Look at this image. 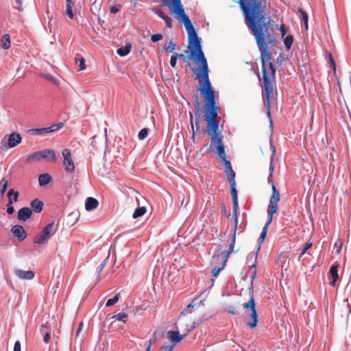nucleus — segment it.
I'll use <instances>...</instances> for the list:
<instances>
[{"label":"nucleus","mask_w":351,"mask_h":351,"mask_svg":"<svg viewBox=\"0 0 351 351\" xmlns=\"http://www.w3.org/2000/svg\"><path fill=\"white\" fill-rule=\"evenodd\" d=\"M218 261H220L221 262V266H215L213 269H212V274H213V276L214 277H217L219 274L220 273V271L223 269L225 265H223V260H217L216 263H217Z\"/></svg>","instance_id":"obj_27"},{"label":"nucleus","mask_w":351,"mask_h":351,"mask_svg":"<svg viewBox=\"0 0 351 351\" xmlns=\"http://www.w3.org/2000/svg\"><path fill=\"white\" fill-rule=\"evenodd\" d=\"M11 232L17 237L19 241H23L27 237V233L22 226H13L11 228Z\"/></svg>","instance_id":"obj_11"},{"label":"nucleus","mask_w":351,"mask_h":351,"mask_svg":"<svg viewBox=\"0 0 351 351\" xmlns=\"http://www.w3.org/2000/svg\"><path fill=\"white\" fill-rule=\"evenodd\" d=\"M327 56L328 58L329 62L330 64V66H332L333 71L336 72V63L335 61L332 57V53L330 51H327Z\"/></svg>","instance_id":"obj_34"},{"label":"nucleus","mask_w":351,"mask_h":351,"mask_svg":"<svg viewBox=\"0 0 351 351\" xmlns=\"http://www.w3.org/2000/svg\"><path fill=\"white\" fill-rule=\"evenodd\" d=\"M162 38V36L160 34H155L151 36V40L152 42H157L160 40Z\"/></svg>","instance_id":"obj_40"},{"label":"nucleus","mask_w":351,"mask_h":351,"mask_svg":"<svg viewBox=\"0 0 351 351\" xmlns=\"http://www.w3.org/2000/svg\"><path fill=\"white\" fill-rule=\"evenodd\" d=\"M30 206L32 212L39 213L42 211L44 204L42 201L36 198L32 201Z\"/></svg>","instance_id":"obj_16"},{"label":"nucleus","mask_w":351,"mask_h":351,"mask_svg":"<svg viewBox=\"0 0 351 351\" xmlns=\"http://www.w3.org/2000/svg\"><path fill=\"white\" fill-rule=\"evenodd\" d=\"M1 47L4 49H8L10 47V37L8 34L3 36L1 40Z\"/></svg>","instance_id":"obj_21"},{"label":"nucleus","mask_w":351,"mask_h":351,"mask_svg":"<svg viewBox=\"0 0 351 351\" xmlns=\"http://www.w3.org/2000/svg\"><path fill=\"white\" fill-rule=\"evenodd\" d=\"M74 4H70V3H66V11H65V14L67 15L69 19H73V10H72V7Z\"/></svg>","instance_id":"obj_31"},{"label":"nucleus","mask_w":351,"mask_h":351,"mask_svg":"<svg viewBox=\"0 0 351 351\" xmlns=\"http://www.w3.org/2000/svg\"><path fill=\"white\" fill-rule=\"evenodd\" d=\"M22 141V136L20 134L12 132L8 136H5L1 141L2 145L13 148L20 144Z\"/></svg>","instance_id":"obj_7"},{"label":"nucleus","mask_w":351,"mask_h":351,"mask_svg":"<svg viewBox=\"0 0 351 351\" xmlns=\"http://www.w3.org/2000/svg\"><path fill=\"white\" fill-rule=\"evenodd\" d=\"M269 145L270 150L272 152V154H275L276 149H275L274 145L272 144V142L271 140L269 141Z\"/></svg>","instance_id":"obj_54"},{"label":"nucleus","mask_w":351,"mask_h":351,"mask_svg":"<svg viewBox=\"0 0 351 351\" xmlns=\"http://www.w3.org/2000/svg\"><path fill=\"white\" fill-rule=\"evenodd\" d=\"M208 316H206V315H204L202 317H199L198 318L195 319L193 322V326H192V329H194L196 327H197L199 324H201L202 322H204V321L206 320H208Z\"/></svg>","instance_id":"obj_29"},{"label":"nucleus","mask_w":351,"mask_h":351,"mask_svg":"<svg viewBox=\"0 0 351 351\" xmlns=\"http://www.w3.org/2000/svg\"><path fill=\"white\" fill-rule=\"evenodd\" d=\"M82 145L77 140L71 141L62 151V154H75L81 151Z\"/></svg>","instance_id":"obj_9"},{"label":"nucleus","mask_w":351,"mask_h":351,"mask_svg":"<svg viewBox=\"0 0 351 351\" xmlns=\"http://www.w3.org/2000/svg\"><path fill=\"white\" fill-rule=\"evenodd\" d=\"M8 180L5 178H3L0 181V195L1 196L4 195L5 191L7 190V188H8Z\"/></svg>","instance_id":"obj_22"},{"label":"nucleus","mask_w":351,"mask_h":351,"mask_svg":"<svg viewBox=\"0 0 351 351\" xmlns=\"http://www.w3.org/2000/svg\"><path fill=\"white\" fill-rule=\"evenodd\" d=\"M312 247L311 243H305L304 247L302 249L301 254L300 255V258L304 255L308 250H309Z\"/></svg>","instance_id":"obj_37"},{"label":"nucleus","mask_w":351,"mask_h":351,"mask_svg":"<svg viewBox=\"0 0 351 351\" xmlns=\"http://www.w3.org/2000/svg\"><path fill=\"white\" fill-rule=\"evenodd\" d=\"M45 77V78L47 80H48L50 82H56V79L53 76H51V75H46Z\"/></svg>","instance_id":"obj_56"},{"label":"nucleus","mask_w":351,"mask_h":351,"mask_svg":"<svg viewBox=\"0 0 351 351\" xmlns=\"http://www.w3.org/2000/svg\"><path fill=\"white\" fill-rule=\"evenodd\" d=\"M120 299V293H117L112 298L108 299L106 303V306L110 307L115 304Z\"/></svg>","instance_id":"obj_25"},{"label":"nucleus","mask_w":351,"mask_h":351,"mask_svg":"<svg viewBox=\"0 0 351 351\" xmlns=\"http://www.w3.org/2000/svg\"><path fill=\"white\" fill-rule=\"evenodd\" d=\"M299 12L301 14L304 27H305L306 29H308V15H307L306 12H304L302 9H300Z\"/></svg>","instance_id":"obj_33"},{"label":"nucleus","mask_w":351,"mask_h":351,"mask_svg":"<svg viewBox=\"0 0 351 351\" xmlns=\"http://www.w3.org/2000/svg\"><path fill=\"white\" fill-rule=\"evenodd\" d=\"M147 211V208L145 206H139L138 208H136L133 215H132V217L134 219H138L141 217H142L143 215H144L145 214Z\"/></svg>","instance_id":"obj_20"},{"label":"nucleus","mask_w":351,"mask_h":351,"mask_svg":"<svg viewBox=\"0 0 351 351\" xmlns=\"http://www.w3.org/2000/svg\"><path fill=\"white\" fill-rule=\"evenodd\" d=\"M224 165V173L227 175V179L230 184V193L232 197V213L233 217L237 220V212L239 209L238 193L237 190V183L235 180V173L233 171L231 162L227 159L226 155H218Z\"/></svg>","instance_id":"obj_2"},{"label":"nucleus","mask_w":351,"mask_h":351,"mask_svg":"<svg viewBox=\"0 0 351 351\" xmlns=\"http://www.w3.org/2000/svg\"><path fill=\"white\" fill-rule=\"evenodd\" d=\"M176 45L173 40L166 43L163 46L164 50H169L171 53H175Z\"/></svg>","instance_id":"obj_23"},{"label":"nucleus","mask_w":351,"mask_h":351,"mask_svg":"<svg viewBox=\"0 0 351 351\" xmlns=\"http://www.w3.org/2000/svg\"><path fill=\"white\" fill-rule=\"evenodd\" d=\"M256 269H254L251 276V280H252V282L254 281V280L256 277Z\"/></svg>","instance_id":"obj_59"},{"label":"nucleus","mask_w":351,"mask_h":351,"mask_svg":"<svg viewBox=\"0 0 351 351\" xmlns=\"http://www.w3.org/2000/svg\"><path fill=\"white\" fill-rule=\"evenodd\" d=\"M54 221H51L46 225L41 232L34 237V242L39 245L47 243L57 230V228H54Z\"/></svg>","instance_id":"obj_4"},{"label":"nucleus","mask_w":351,"mask_h":351,"mask_svg":"<svg viewBox=\"0 0 351 351\" xmlns=\"http://www.w3.org/2000/svg\"><path fill=\"white\" fill-rule=\"evenodd\" d=\"M14 208L12 205V199L10 198V199H9L8 203L7 204V213L9 215H12L14 213Z\"/></svg>","instance_id":"obj_35"},{"label":"nucleus","mask_w":351,"mask_h":351,"mask_svg":"<svg viewBox=\"0 0 351 351\" xmlns=\"http://www.w3.org/2000/svg\"><path fill=\"white\" fill-rule=\"evenodd\" d=\"M49 330L47 325L43 324L40 327V331L41 333L45 334L46 331Z\"/></svg>","instance_id":"obj_52"},{"label":"nucleus","mask_w":351,"mask_h":351,"mask_svg":"<svg viewBox=\"0 0 351 351\" xmlns=\"http://www.w3.org/2000/svg\"><path fill=\"white\" fill-rule=\"evenodd\" d=\"M16 4H17V5H16V8L18 10H19V11L22 10V9H21V0H16Z\"/></svg>","instance_id":"obj_57"},{"label":"nucleus","mask_w":351,"mask_h":351,"mask_svg":"<svg viewBox=\"0 0 351 351\" xmlns=\"http://www.w3.org/2000/svg\"><path fill=\"white\" fill-rule=\"evenodd\" d=\"M249 294H250V298L252 296L254 297V287H253L252 280H251L250 287H249Z\"/></svg>","instance_id":"obj_53"},{"label":"nucleus","mask_w":351,"mask_h":351,"mask_svg":"<svg viewBox=\"0 0 351 351\" xmlns=\"http://www.w3.org/2000/svg\"><path fill=\"white\" fill-rule=\"evenodd\" d=\"M203 302L201 301L199 302H197V303H195V301H193L192 303L189 304L187 307H186V313H191L193 312V308L194 307H196V308H198L200 306L203 305Z\"/></svg>","instance_id":"obj_30"},{"label":"nucleus","mask_w":351,"mask_h":351,"mask_svg":"<svg viewBox=\"0 0 351 351\" xmlns=\"http://www.w3.org/2000/svg\"><path fill=\"white\" fill-rule=\"evenodd\" d=\"M243 308H250V310L251 311L250 317L252 318V321L247 322V325L252 329L254 328L257 326L258 317L257 311L256 310V304H255V301H254V298L252 296L251 298L250 299L249 302L247 303H245L243 305Z\"/></svg>","instance_id":"obj_6"},{"label":"nucleus","mask_w":351,"mask_h":351,"mask_svg":"<svg viewBox=\"0 0 351 351\" xmlns=\"http://www.w3.org/2000/svg\"><path fill=\"white\" fill-rule=\"evenodd\" d=\"M185 336L186 335H180L178 330H169L167 332V338L175 345L180 342Z\"/></svg>","instance_id":"obj_10"},{"label":"nucleus","mask_w":351,"mask_h":351,"mask_svg":"<svg viewBox=\"0 0 351 351\" xmlns=\"http://www.w3.org/2000/svg\"><path fill=\"white\" fill-rule=\"evenodd\" d=\"M130 47H125L119 48L117 50V53L120 56H125L128 55L130 53Z\"/></svg>","instance_id":"obj_32"},{"label":"nucleus","mask_w":351,"mask_h":351,"mask_svg":"<svg viewBox=\"0 0 351 351\" xmlns=\"http://www.w3.org/2000/svg\"><path fill=\"white\" fill-rule=\"evenodd\" d=\"M234 234H233V236L232 238V242L229 246V250L228 251L221 252L217 254H214L213 256V262H217V260H223V265H226V263L228 261V256L232 252L234 247L236 232H237V225H238V215L237 214V223H236V219H235L234 217Z\"/></svg>","instance_id":"obj_5"},{"label":"nucleus","mask_w":351,"mask_h":351,"mask_svg":"<svg viewBox=\"0 0 351 351\" xmlns=\"http://www.w3.org/2000/svg\"><path fill=\"white\" fill-rule=\"evenodd\" d=\"M226 311L228 313L232 314V315H236L238 313L237 309L235 308V307L233 306H228L226 308Z\"/></svg>","instance_id":"obj_44"},{"label":"nucleus","mask_w":351,"mask_h":351,"mask_svg":"<svg viewBox=\"0 0 351 351\" xmlns=\"http://www.w3.org/2000/svg\"><path fill=\"white\" fill-rule=\"evenodd\" d=\"M164 6L169 8L172 13L179 18L187 31L188 34H197L191 20L186 14L181 0H161Z\"/></svg>","instance_id":"obj_1"},{"label":"nucleus","mask_w":351,"mask_h":351,"mask_svg":"<svg viewBox=\"0 0 351 351\" xmlns=\"http://www.w3.org/2000/svg\"><path fill=\"white\" fill-rule=\"evenodd\" d=\"M176 62H177V56L176 55L171 56V59H170L171 66L172 67H175L176 66Z\"/></svg>","instance_id":"obj_46"},{"label":"nucleus","mask_w":351,"mask_h":351,"mask_svg":"<svg viewBox=\"0 0 351 351\" xmlns=\"http://www.w3.org/2000/svg\"><path fill=\"white\" fill-rule=\"evenodd\" d=\"M177 56V58L178 57L179 58H183L184 57V55L183 53H180V54H176Z\"/></svg>","instance_id":"obj_60"},{"label":"nucleus","mask_w":351,"mask_h":351,"mask_svg":"<svg viewBox=\"0 0 351 351\" xmlns=\"http://www.w3.org/2000/svg\"><path fill=\"white\" fill-rule=\"evenodd\" d=\"M108 257H107L100 265V266L99 267V269H98V276L100 275V274L101 273V271H103L104 268L105 267V266L107 264V261H108Z\"/></svg>","instance_id":"obj_43"},{"label":"nucleus","mask_w":351,"mask_h":351,"mask_svg":"<svg viewBox=\"0 0 351 351\" xmlns=\"http://www.w3.org/2000/svg\"><path fill=\"white\" fill-rule=\"evenodd\" d=\"M82 326H83V325H82V324L81 323V324H80V326H79V328H78L77 332V335H78V333L80 332V330H81V329H82Z\"/></svg>","instance_id":"obj_61"},{"label":"nucleus","mask_w":351,"mask_h":351,"mask_svg":"<svg viewBox=\"0 0 351 351\" xmlns=\"http://www.w3.org/2000/svg\"><path fill=\"white\" fill-rule=\"evenodd\" d=\"M66 3L74 4V3L72 1V0H66Z\"/></svg>","instance_id":"obj_64"},{"label":"nucleus","mask_w":351,"mask_h":351,"mask_svg":"<svg viewBox=\"0 0 351 351\" xmlns=\"http://www.w3.org/2000/svg\"><path fill=\"white\" fill-rule=\"evenodd\" d=\"M128 314L125 313H119L117 315H114L112 316V319L117 321L123 322V323H125L127 321Z\"/></svg>","instance_id":"obj_28"},{"label":"nucleus","mask_w":351,"mask_h":351,"mask_svg":"<svg viewBox=\"0 0 351 351\" xmlns=\"http://www.w3.org/2000/svg\"><path fill=\"white\" fill-rule=\"evenodd\" d=\"M34 154H55V151L53 149H44L42 151H38L36 152H34Z\"/></svg>","instance_id":"obj_48"},{"label":"nucleus","mask_w":351,"mask_h":351,"mask_svg":"<svg viewBox=\"0 0 351 351\" xmlns=\"http://www.w3.org/2000/svg\"><path fill=\"white\" fill-rule=\"evenodd\" d=\"M32 209L28 207H23L18 211V219L20 221H25L32 216Z\"/></svg>","instance_id":"obj_14"},{"label":"nucleus","mask_w":351,"mask_h":351,"mask_svg":"<svg viewBox=\"0 0 351 351\" xmlns=\"http://www.w3.org/2000/svg\"><path fill=\"white\" fill-rule=\"evenodd\" d=\"M147 134H148V130L147 128H143L139 132L138 136L140 140H143L147 137Z\"/></svg>","instance_id":"obj_36"},{"label":"nucleus","mask_w":351,"mask_h":351,"mask_svg":"<svg viewBox=\"0 0 351 351\" xmlns=\"http://www.w3.org/2000/svg\"><path fill=\"white\" fill-rule=\"evenodd\" d=\"M63 156V165L64 166L66 171L68 173H73L75 171V165L73 159L72 158V155Z\"/></svg>","instance_id":"obj_13"},{"label":"nucleus","mask_w":351,"mask_h":351,"mask_svg":"<svg viewBox=\"0 0 351 351\" xmlns=\"http://www.w3.org/2000/svg\"><path fill=\"white\" fill-rule=\"evenodd\" d=\"M82 326H83V325H82V324L81 323V324H80V326H79V328H78L77 332V335H78V333L80 332V330H81V329H82Z\"/></svg>","instance_id":"obj_62"},{"label":"nucleus","mask_w":351,"mask_h":351,"mask_svg":"<svg viewBox=\"0 0 351 351\" xmlns=\"http://www.w3.org/2000/svg\"><path fill=\"white\" fill-rule=\"evenodd\" d=\"M98 200L94 197H89L86 199L85 208L86 210H92L98 206Z\"/></svg>","instance_id":"obj_15"},{"label":"nucleus","mask_w":351,"mask_h":351,"mask_svg":"<svg viewBox=\"0 0 351 351\" xmlns=\"http://www.w3.org/2000/svg\"><path fill=\"white\" fill-rule=\"evenodd\" d=\"M47 160L51 162H56V155H29L26 158V162H34Z\"/></svg>","instance_id":"obj_8"},{"label":"nucleus","mask_w":351,"mask_h":351,"mask_svg":"<svg viewBox=\"0 0 351 351\" xmlns=\"http://www.w3.org/2000/svg\"><path fill=\"white\" fill-rule=\"evenodd\" d=\"M50 338H51V332H50V330H47V331H46V332L44 334V336H43L44 342L45 343H48Z\"/></svg>","instance_id":"obj_42"},{"label":"nucleus","mask_w":351,"mask_h":351,"mask_svg":"<svg viewBox=\"0 0 351 351\" xmlns=\"http://www.w3.org/2000/svg\"><path fill=\"white\" fill-rule=\"evenodd\" d=\"M163 20L165 21V23H166L167 26H168V27H171V18H170L169 16H168L167 15H166V16L164 17Z\"/></svg>","instance_id":"obj_51"},{"label":"nucleus","mask_w":351,"mask_h":351,"mask_svg":"<svg viewBox=\"0 0 351 351\" xmlns=\"http://www.w3.org/2000/svg\"><path fill=\"white\" fill-rule=\"evenodd\" d=\"M21 345L19 341H16L14 343V351H21Z\"/></svg>","instance_id":"obj_49"},{"label":"nucleus","mask_w":351,"mask_h":351,"mask_svg":"<svg viewBox=\"0 0 351 351\" xmlns=\"http://www.w3.org/2000/svg\"><path fill=\"white\" fill-rule=\"evenodd\" d=\"M175 344H167L164 343V345L161 347L162 350H166V351H171L173 348L175 347Z\"/></svg>","instance_id":"obj_38"},{"label":"nucleus","mask_w":351,"mask_h":351,"mask_svg":"<svg viewBox=\"0 0 351 351\" xmlns=\"http://www.w3.org/2000/svg\"><path fill=\"white\" fill-rule=\"evenodd\" d=\"M62 125V123L59 124H55L49 127L51 132L57 131L58 129H60Z\"/></svg>","instance_id":"obj_47"},{"label":"nucleus","mask_w":351,"mask_h":351,"mask_svg":"<svg viewBox=\"0 0 351 351\" xmlns=\"http://www.w3.org/2000/svg\"><path fill=\"white\" fill-rule=\"evenodd\" d=\"M189 115H190V122H191V128H192V130H193V138H194L195 135L198 132L199 124L201 118H200L199 116H198L197 118H195V121L196 126L195 128L194 123H193V114L191 112H189Z\"/></svg>","instance_id":"obj_19"},{"label":"nucleus","mask_w":351,"mask_h":351,"mask_svg":"<svg viewBox=\"0 0 351 351\" xmlns=\"http://www.w3.org/2000/svg\"><path fill=\"white\" fill-rule=\"evenodd\" d=\"M51 180V176L49 173H42L38 176V184L40 186H44L49 184Z\"/></svg>","instance_id":"obj_18"},{"label":"nucleus","mask_w":351,"mask_h":351,"mask_svg":"<svg viewBox=\"0 0 351 351\" xmlns=\"http://www.w3.org/2000/svg\"><path fill=\"white\" fill-rule=\"evenodd\" d=\"M271 188H272V195L269 199V203L268 210H267L268 219H267V222L265 223V224L263 228V230L260 234V237L258 238V247L257 251L259 250L261 244L263 242L264 239L266 237L268 226L272 221L273 215L274 213H276L277 211L278 202L280 200V192L276 188L274 183L271 184ZM257 254H258V252H256V256H257Z\"/></svg>","instance_id":"obj_3"},{"label":"nucleus","mask_w":351,"mask_h":351,"mask_svg":"<svg viewBox=\"0 0 351 351\" xmlns=\"http://www.w3.org/2000/svg\"><path fill=\"white\" fill-rule=\"evenodd\" d=\"M274 155H271V164H270V166H269V171H271V173H272V171H274V167H273V165L271 163L272 162V160H273V156Z\"/></svg>","instance_id":"obj_58"},{"label":"nucleus","mask_w":351,"mask_h":351,"mask_svg":"<svg viewBox=\"0 0 351 351\" xmlns=\"http://www.w3.org/2000/svg\"><path fill=\"white\" fill-rule=\"evenodd\" d=\"M79 71H83L86 69L85 59L84 58H81L79 60Z\"/></svg>","instance_id":"obj_39"},{"label":"nucleus","mask_w":351,"mask_h":351,"mask_svg":"<svg viewBox=\"0 0 351 351\" xmlns=\"http://www.w3.org/2000/svg\"><path fill=\"white\" fill-rule=\"evenodd\" d=\"M45 130H46V134H47V133H51V130H50L49 127H48V128H45Z\"/></svg>","instance_id":"obj_63"},{"label":"nucleus","mask_w":351,"mask_h":351,"mask_svg":"<svg viewBox=\"0 0 351 351\" xmlns=\"http://www.w3.org/2000/svg\"><path fill=\"white\" fill-rule=\"evenodd\" d=\"M280 31L281 32L282 37H284L287 34V29L285 25H281L280 27Z\"/></svg>","instance_id":"obj_50"},{"label":"nucleus","mask_w":351,"mask_h":351,"mask_svg":"<svg viewBox=\"0 0 351 351\" xmlns=\"http://www.w3.org/2000/svg\"><path fill=\"white\" fill-rule=\"evenodd\" d=\"M330 274L332 276V280L330 282V285L332 286H335L337 280H338V265L333 264L329 271Z\"/></svg>","instance_id":"obj_17"},{"label":"nucleus","mask_w":351,"mask_h":351,"mask_svg":"<svg viewBox=\"0 0 351 351\" xmlns=\"http://www.w3.org/2000/svg\"><path fill=\"white\" fill-rule=\"evenodd\" d=\"M15 275L21 280H30L34 278V273L31 270L24 271L20 269L14 270Z\"/></svg>","instance_id":"obj_12"},{"label":"nucleus","mask_w":351,"mask_h":351,"mask_svg":"<svg viewBox=\"0 0 351 351\" xmlns=\"http://www.w3.org/2000/svg\"><path fill=\"white\" fill-rule=\"evenodd\" d=\"M121 5H114L110 8V12L111 13H117L121 10Z\"/></svg>","instance_id":"obj_45"},{"label":"nucleus","mask_w":351,"mask_h":351,"mask_svg":"<svg viewBox=\"0 0 351 351\" xmlns=\"http://www.w3.org/2000/svg\"><path fill=\"white\" fill-rule=\"evenodd\" d=\"M19 193L17 191H15L14 189H10L8 192V199H10V198L12 199V202H16L19 199Z\"/></svg>","instance_id":"obj_26"},{"label":"nucleus","mask_w":351,"mask_h":351,"mask_svg":"<svg viewBox=\"0 0 351 351\" xmlns=\"http://www.w3.org/2000/svg\"><path fill=\"white\" fill-rule=\"evenodd\" d=\"M36 131V134H46L45 128L37 129Z\"/></svg>","instance_id":"obj_55"},{"label":"nucleus","mask_w":351,"mask_h":351,"mask_svg":"<svg viewBox=\"0 0 351 351\" xmlns=\"http://www.w3.org/2000/svg\"><path fill=\"white\" fill-rule=\"evenodd\" d=\"M293 38L291 35H288L284 38V44L287 50H289L293 45Z\"/></svg>","instance_id":"obj_24"},{"label":"nucleus","mask_w":351,"mask_h":351,"mask_svg":"<svg viewBox=\"0 0 351 351\" xmlns=\"http://www.w3.org/2000/svg\"><path fill=\"white\" fill-rule=\"evenodd\" d=\"M153 11L156 14H157L158 16H160L162 19L166 16V14L160 9L154 8Z\"/></svg>","instance_id":"obj_41"}]
</instances>
